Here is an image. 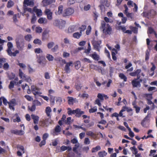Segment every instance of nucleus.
<instances>
[{
	"label": "nucleus",
	"instance_id": "nucleus-1",
	"mask_svg": "<svg viewBox=\"0 0 157 157\" xmlns=\"http://www.w3.org/2000/svg\"><path fill=\"white\" fill-rule=\"evenodd\" d=\"M16 46L18 51H22L25 48V40L22 36H17L15 40Z\"/></svg>",
	"mask_w": 157,
	"mask_h": 157
},
{
	"label": "nucleus",
	"instance_id": "nucleus-2",
	"mask_svg": "<svg viewBox=\"0 0 157 157\" xmlns=\"http://www.w3.org/2000/svg\"><path fill=\"white\" fill-rule=\"evenodd\" d=\"M34 3L32 1H29V0H24L23 2V10L24 11L22 14V15L24 16L25 13L28 11L31 13H33V10L31 8H28V6H33Z\"/></svg>",
	"mask_w": 157,
	"mask_h": 157
},
{
	"label": "nucleus",
	"instance_id": "nucleus-3",
	"mask_svg": "<svg viewBox=\"0 0 157 157\" xmlns=\"http://www.w3.org/2000/svg\"><path fill=\"white\" fill-rule=\"evenodd\" d=\"M100 29H102L103 33L105 35H110L111 33L112 29L111 26L104 21L101 22Z\"/></svg>",
	"mask_w": 157,
	"mask_h": 157
},
{
	"label": "nucleus",
	"instance_id": "nucleus-4",
	"mask_svg": "<svg viewBox=\"0 0 157 157\" xmlns=\"http://www.w3.org/2000/svg\"><path fill=\"white\" fill-rule=\"evenodd\" d=\"M63 64H66L64 68V70L65 71V72L67 74L70 73L71 72L70 67L71 66H73V62L71 61L69 62H67L66 61V63H63Z\"/></svg>",
	"mask_w": 157,
	"mask_h": 157
},
{
	"label": "nucleus",
	"instance_id": "nucleus-5",
	"mask_svg": "<svg viewBox=\"0 0 157 157\" xmlns=\"http://www.w3.org/2000/svg\"><path fill=\"white\" fill-rule=\"evenodd\" d=\"M101 40L94 41L92 42V44L94 48L98 52L99 51L100 49L101 48L100 45L101 44Z\"/></svg>",
	"mask_w": 157,
	"mask_h": 157
},
{
	"label": "nucleus",
	"instance_id": "nucleus-6",
	"mask_svg": "<svg viewBox=\"0 0 157 157\" xmlns=\"http://www.w3.org/2000/svg\"><path fill=\"white\" fill-rule=\"evenodd\" d=\"M74 12V10L71 8H68L64 11L63 15L64 16L70 15L73 14Z\"/></svg>",
	"mask_w": 157,
	"mask_h": 157
},
{
	"label": "nucleus",
	"instance_id": "nucleus-7",
	"mask_svg": "<svg viewBox=\"0 0 157 157\" xmlns=\"http://www.w3.org/2000/svg\"><path fill=\"white\" fill-rule=\"evenodd\" d=\"M138 80V79H137L136 78L133 80L132 81V84L133 87H140L141 86L140 82L142 81V80L140 79V81H137Z\"/></svg>",
	"mask_w": 157,
	"mask_h": 157
},
{
	"label": "nucleus",
	"instance_id": "nucleus-8",
	"mask_svg": "<svg viewBox=\"0 0 157 157\" xmlns=\"http://www.w3.org/2000/svg\"><path fill=\"white\" fill-rule=\"evenodd\" d=\"M141 70L140 69H138L136 70L135 71L130 73L129 75L132 76H137V79H139L140 78L139 74L141 72Z\"/></svg>",
	"mask_w": 157,
	"mask_h": 157
},
{
	"label": "nucleus",
	"instance_id": "nucleus-9",
	"mask_svg": "<svg viewBox=\"0 0 157 157\" xmlns=\"http://www.w3.org/2000/svg\"><path fill=\"white\" fill-rule=\"evenodd\" d=\"M31 89L33 92V94L35 95L42 94V93L40 91V89L36 87H35L33 86H32Z\"/></svg>",
	"mask_w": 157,
	"mask_h": 157
},
{
	"label": "nucleus",
	"instance_id": "nucleus-10",
	"mask_svg": "<svg viewBox=\"0 0 157 157\" xmlns=\"http://www.w3.org/2000/svg\"><path fill=\"white\" fill-rule=\"evenodd\" d=\"M45 14L47 16V18L49 20L52 19V13L49 9H46L44 11Z\"/></svg>",
	"mask_w": 157,
	"mask_h": 157
},
{
	"label": "nucleus",
	"instance_id": "nucleus-11",
	"mask_svg": "<svg viewBox=\"0 0 157 157\" xmlns=\"http://www.w3.org/2000/svg\"><path fill=\"white\" fill-rule=\"evenodd\" d=\"M8 104L9 105V108L13 111L14 110L15 108L14 107L16 104L15 99H12L9 102Z\"/></svg>",
	"mask_w": 157,
	"mask_h": 157
},
{
	"label": "nucleus",
	"instance_id": "nucleus-12",
	"mask_svg": "<svg viewBox=\"0 0 157 157\" xmlns=\"http://www.w3.org/2000/svg\"><path fill=\"white\" fill-rule=\"evenodd\" d=\"M11 49H7L6 50L8 55L10 56L14 57L16 56L17 54L19 53V51L18 50H16L14 52H12L11 51Z\"/></svg>",
	"mask_w": 157,
	"mask_h": 157
},
{
	"label": "nucleus",
	"instance_id": "nucleus-13",
	"mask_svg": "<svg viewBox=\"0 0 157 157\" xmlns=\"http://www.w3.org/2000/svg\"><path fill=\"white\" fill-rule=\"evenodd\" d=\"M11 133H14V134L17 135H23L24 133V131L22 130H11Z\"/></svg>",
	"mask_w": 157,
	"mask_h": 157
},
{
	"label": "nucleus",
	"instance_id": "nucleus-14",
	"mask_svg": "<svg viewBox=\"0 0 157 157\" xmlns=\"http://www.w3.org/2000/svg\"><path fill=\"white\" fill-rule=\"evenodd\" d=\"M90 56L95 60L98 61L100 59L99 56L96 52H94L93 54H90Z\"/></svg>",
	"mask_w": 157,
	"mask_h": 157
},
{
	"label": "nucleus",
	"instance_id": "nucleus-15",
	"mask_svg": "<svg viewBox=\"0 0 157 157\" xmlns=\"http://www.w3.org/2000/svg\"><path fill=\"white\" fill-rule=\"evenodd\" d=\"M31 116L33 120V123L35 124H38L39 120V117L34 114H32Z\"/></svg>",
	"mask_w": 157,
	"mask_h": 157
},
{
	"label": "nucleus",
	"instance_id": "nucleus-16",
	"mask_svg": "<svg viewBox=\"0 0 157 157\" xmlns=\"http://www.w3.org/2000/svg\"><path fill=\"white\" fill-rule=\"evenodd\" d=\"M54 59L56 61L59 62L60 64H63L66 63L65 60L63 59L60 57H57L55 58Z\"/></svg>",
	"mask_w": 157,
	"mask_h": 157
},
{
	"label": "nucleus",
	"instance_id": "nucleus-17",
	"mask_svg": "<svg viewBox=\"0 0 157 157\" xmlns=\"http://www.w3.org/2000/svg\"><path fill=\"white\" fill-rule=\"evenodd\" d=\"M150 117V115L149 114H148L145 117L141 123V124L143 126H145L146 124L145 122L149 120Z\"/></svg>",
	"mask_w": 157,
	"mask_h": 157
},
{
	"label": "nucleus",
	"instance_id": "nucleus-18",
	"mask_svg": "<svg viewBox=\"0 0 157 157\" xmlns=\"http://www.w3.org/2000/svg\"><path fill=\"white\" fill-rule=\"evenodd\" d=\"M38 22L40 24H46L47 22V21L45 18L41 17L38 20Z\"/></svg>",
	"mask_w": 157,
	"mask_h": 157
},
{
	"label": "nucleus",
	"instance_id": "nucleus-19",
	"mask_svg": "<svg viewBox=\"0 0 157 157\" xmlns=\"http://www.w3.org/2000/svg\"><path fill=\"white\" fill-rule=\"evenodd\" d=\"M19 77L21 78L24 79H25V78L26 77V75L24 74V73L22 72L21 70V69L19 70Z\"/></svg>",
	"mask_w": 157,
	"mask_h": 157
},
{
	"label": "nucleus",
	"instance_id": "nucleus-20",
	"mask_svg": "<svg viewBox=\"0 0 157 157\" xmlns=\"http://www.w3.org/2000/svg\"><path fill=\"white\" fill-rule=\"evenodd\" d=\"M131 150L132 151L133 154L136 155L138 153V150L136 147L134 146L132 147H131L130 148Z\"/></svg>",
	"mask_w": 157,
	"mask_h": 157
},
{
	"label": "nucleus",
	"instance_id": "nucleus-21",
	"mask_svg": "<svg viewBox=\"0 0 157 157\" xmlns=\"http://www.w3.org/2000/svg\"><path fill=\"white\" fill-rule=\"evenodd\" d=\"M42 3L43 6H45L51 4V2L50 1H49L48 0H43L42 1Z\"/></svg>",
	"mask_w": 157,
	"mask_h": 157
},
{
	"label": "nucleus",
	"instance_id": "nucleus-22",
	"mask_svg": "<svg viewBox=\"0 0 157 157\" xmlns=\"http://www.w3.org/2000/svg\"><path fill=\"white\" fill-rule=\"evenodd\" d=\"M107 154V153H106L105 151H103L99 152L98 153V155L99 157H104L106 156Z\"/></svg>",
	"mask_w": 157,
	"mask_h": 157
},
{
	"label": "nucleus",
	"instance_id": "nucleus-23",
	"mask_svg": "<svg viewBox=\"0 0 157 157\" xmlns=\"http://www.w3.org/2000/svg\"><path fill=\"white\" fill-rule=\"evenodd\" d=\"M82 34V33L76 32L73 34V36L76 38L78 39L80 38Z\"/></svg>",
	"mask_w": 157,
	"mask_h": 157
},
{
	"label": "nucleus",
	"instance_id": "nucleus-24",
	"mask_svg": "<svg viewBox=\"0 0 157 157\" xmlns=\"http://www.w3.org/2000/svg\"><path fill=\"white\" fill-rule=\"evenodd\" d=\"M86 134L87 135L91 136L92 137H96V135L91 131H87Z\"/></svg>",
	"mask_w": 157,
	"mask_h": 157
},
{
	"label": "nucleus",
	"instance_id": "nucleus-25",
	"mask_svg": "<svg viewBox=\"0 0 157 157\" xmlns=\"http://www.w3.org/2000/svg\"><path fill=\"white\" fill-rule=\"evenodd\" d=\"M46 57L48 60L49 61H52L54 59L53 56L49 54H47L46 55Z\"/></svg>",
	"mask_w": 157,
	"mask_h": 157
},
{
	"label": "nucleus",
	"instance_id": "nucleus-26",
	"mask_svg": "<svg viewBox=\"0 0 157 157\" xmlns=\"http://www.w3.org/2000/svg\"><path fill=\"white\" fill-rule=\"evenodd\" d=\"M52 111L50 107H47L45 109V111L48 116L49 117L50 115V113Z\"/></svg>",
	"mask_w": 157,
	"mask_h": 157
},
{
	"label": "nucleus",
	"instance_id": "nucleus-27",
	"mask_svg": "<svg viewBox=\"0 0 157 157\" xmlns=\"http://www.w3.org/2000/svg\"><path fill=\"white\" fill-rule=\"evenodd\" d=\"M35 10V12L37 16H41L42 15V13L40 9H37Z\"/></svg>",
	"mask_w": 157,
	"mask_h": 157
},
{
	"label": "nucleus",
	"instance_id": "nucleus-28",
	"mask_svg": "<svg viewBox=\"0 0 157 157\" xmlns=\"http://www.w3.org/2000/svg\"><path fill=\"white\" fill-rule=\"evenodd\" d=\"M101 149V148L100 146H97L96 147L92 148L91 152L92 153L95 152L99 150H100Z\"/></svg>",
	"mask_w": 157,
	"mask_h": 157
},
{
	"label": "nucleus",
	"instance_id": "nucleus-29",
	"mask_svg": "<svg viewBox=\"0 0 157 157\" xmlns=\"http://www.w3.org/2000/svg\"><path fill=\"white\" fill-rule=\"evenodd\" d=\"M68 103L69 105H73V102L75 101V99L72 97H68Z\"/></svg>",
	"mask_w": 157,
	"mask_h": 157
},
{
	"label": "nucleus",
	"instance_id": "nucleus-30",
	"mask_svg": "<svg viewBox=\"0 0 157 157\" xmlns=\"http://www.w3.org/2000/svg\"><path fill=\"white\" fill-rule=\"evenodd\" d=\"M81 66V63L79 61H76L75 63V67L76 69H78Z\"/></svg>",
	"mask_w": 157,
	"mask_h": 157
},
{
	"label": "nucleus",
	"instance_id": "nucleus-31",
	"mask_svg": "<svg viewBox=\"0 0 157 157\" xmlns=\"http://www.w3.org/2000/svg\"><path fill=\"white\" fill-rule=\"evenodd\" d=\"M33 104L36 106H40L41 105V103L38 100H35L33 101Z\"/></svg>",
	"mask_w": 157,
	"mask_h": 157
},
{
	"label": "nucleus",
	"instance_id": "nucleus-32",
	"mask_svg": "<svg viewBox=\"0 0 157 157\" xmlns=\"http://www.w3.org/2000/svg\"><path fill=\"white\" fill-rule=\"evenodd\" d=\"M130 29L132 30V32L135 33H138V28L130 26L129 27Z\"/></svg>",
	"mask_w": 157,
	"mask_h": 157
},
{
	"label": "nucleus",
	"instance_id": "nucleus-33",
	"mask_svg": "<svg viewBox=\"0 0 157 157\" xmlns=\"http://www.w3.org/2000/svg\"><path fill=\"white\" fill-rule=\"evenodd\" d=\"M33 43L35 44H38L39 45H41L42 44L41 41L39 39H35Z\"/></svg>",
	"mask_w": 157,
	"mask_h": 157
},
{
	"label": "nucleus",
	"instance_id": "nucleus-34",
	"mask_svg": "<svg viewBox=\"0 0 157 157\" xmlns=\"http://www.w3.org/2000/svg\"><path fill=\"white\" fill-rule=\"evenodd\" d=\"M65 23V21H61V22L59 24L58 27L59 29H63L64 27Z\"/></svg>",
	"mask_w": 157,
	"mask_h": 157
},
{
	"label": "nucleus",
	"instance_id": "nucleus-35",
	"mask_svg": "<svg viewBox=\"0 0 157 157\" xmlns=\"http://www.w3.org/2000/svg\"><path fill=\"white\" fill-rule=\"evenodd\" d=\"M119 77L121 79H123L124 81L126 82L127 81V78L123 74H120L119 75Z\"/></svg>",
	"mask_w": 157,
	"mask_h": 157
},
{
	"label": "nucleus",
	"instance_id": "nucleus-36",
	"mask_svg": "<svg viewBox=\"0 0 157 157\" xmlns=\"http://www.w3.org/2000/svg\"><path fill=\"white\" fill-rule=\"evenodd\" d=\"M10 65L7 63H5L3 66V68L5 70H7L9 69Z\"/></svg>",
	"mask_w": 157,
	"mask_h": 157
},
{
	"label": "nucleus",
	"instance_id": "nucleus-37",
	"mask_svg": "<svg viewBox=\"0 0 157 157\" xmlns=\"http://www.w3.org/2000/svg\"><path fill=\"white\" fill-rule=\"evenodd\" d=\"M78 112L75 115V116L77 117H79L81 116L82 114H84V112L83 111H81L80 109H79V111H78Z\"/></svg>",
	"mask_w": 157,
	"mask_h": 157
},
{
	"label": "nucleus",
	"instance_id": "nucleus-38",
	"mask_svg": "<svg viewBox=\"0 0 157 157\" xmlns=\"http://www.w3.org/2000/svg\"><path fill=\"white\" fill-rule=\"evenodd\" d=\"M24 38L26 40L29 42L30 41L31 38H32V37L31 35L28 34L25 36Z\"/></svg>",
	"mask_w": 157,
	"mask_h": 157
},
{
	"label": "nucleus",
	"instance_id": "nucleus-39",
	"mask_svg": "<svg viewBox=\"0 0 157 157\" xmlns=\"http://www.w3.org/2000/svg\"><path fill=\"white\" fill-rule=\"evenodd\" d=\"M79 143H77L75 145V147L73 148V151L76 153H78V152L77 150V149L79 147Z\"/></svg>",
	"mask_w": 157,
	"mask_h": 157
},
{
	"label": "nucleus",
	"instance_id": "nucleus-40",
	"mask_svg": "<svg viewBox=\"0 0 157 157\" xmlns=\"http://www.w3.org/2000/svg\"><path fill=\"white\" fill-rule=\"evenodd\" d=\"M52 123V121L50 118H48L45 119L44 123L45 124H51Z\"/></svg>",
	"mask_w": 157,
	"mask_h": 157
},
{
	"label": "nucleus",
	"instance_id": "nucleus-41",
	"mask_svg": "<svg viewBox=\"0 0 157 157\" xmlns=\"http://www.w3.org/2000/svg\"><path fill=\"white\" fill-rule=\"evenodd\" d=\"M50 97L51 99V104L52 105H53L55 103V97L51 95H50Z\"/></svg>",
	"mask_w": 157,
	"mask_h": 157
},
{
	"label": "nucleus",
	"instance_id": "nucleus-42",
	"mask_svg": "<svg viewBox=\"0 0 157 157\" xmlns=\"http://www.w3.org/2000/svg\"><path fill=\"white\" fill-rule=\"evenodd\" d=\"M97 107L96 106L94 107L89 110V112L90 113H93L96 112L97 111Z\"/></svg>",
	"mask_w": 157,
	"mask_h": 157
},
{
	"label": "nucleus",
	"instance_id": "nucleus-43",
	"mask_svg": "<svg viewBox=\"0 0 157 157\" xmlns=\"http://www.w3.org/2000/svg\"><path fill=\"white\" fill-rule=\"evenodd\" d=\"M127 17L128 18H130L131 20H132L133 18L134 14L132 13H128L126 14Z\"/></svg>",
	"mask_w": 157,
	"mask_h": 157
},
{
	"label": "nucleus",
	"instance_id": "nucleus-44",
	"mask_svg": "<svg viewBox=\"0 0 157 157\" xmlns=\"http://www.w3.org/2000/svg\"><path fill=\"white\" fill-rule=\"evenodd\" d=\"M63 7L62 5L59 6L58 7V13L59 14H61L63 10Z\"/></svg>",
	"mask_w": 157,
	"mask_h": 157
},
{
	"label": "nucleus",
	"instance_id": "nucleus-45",
	"mask_svg": "<svg viewBox=\"0 0 157 157\" xmlns=\"http://www.w3.org/2000/svg\"><path fill=\"white\" fill-rule=\"evenodd\" d=\"M78 96H79L82 97L83 98H87L89 97L88 94H87L86 93H84L82 95H81L80 94H79Z\"/></svg>",
	"mask_w": 157,
	"mask_h": 157
},
{
	"label": "nucleus",
	"instance_id": "nucleus-46",
	"mask_svg": "<svg viewBox=\"0 0 157 157\" xmlns=\"http://www.w3.org/2000/svg\"><path fill=\"white\" fill-rule=\"evenodd\" d=\"M35 52L37 54H39L43 52V51L40 48H36L34 50Z\"/></svg>",
	"mask_w": 157,
	"mask_h": 157
},
{
	"label": "nucleus",
	"instance_id": "nucleus-47",
	"mask_svg": "<svg viewBox=\"0 0 157 157\" xmlns=\"http://www.w3.org/2000/svg\"><path fill=\"white\" fill-rule=\"evenodd\" d=\"M151 64L152 65V67L151 68L150 71H154L155 70L156 68V67L155 64L152 62L151 63Z\"/></svg>",
	"mask_w": 157,
	"mask_h": 157
},
{
	"label": "nucleus",
	"instance_id": "nucleus-48",
	"mask_svg": "<svg viewBox=\"0 0 157 157\" xmlns=\"http://www.w3.org/2000/svg\"><path fill=\"white\" fill-rule=\"evenodd\" d=\"M75 27L74 26L70 27L68 29V31L69 33H72L74 31Z\"/></svg>",
	"mask_w": 157,
	"mask_h": 157
},
{
	"label": "nucleus",
	"instance_id": "nucleus-49",
	"mask_svg": "<svg viewBox=\"0 0 157 157\" xmlns=\"http://www.w3.org/2000/svg\"><path fill=\"white\" fill-rule=\"evenodd\" d=\"M42 28L40 27H37L36 28V32L38 33H40L42 32Z\"/></svg>",
	"mask_w": 157,
	"mask_h": 157
},
{
	"label": "nucleus",
	"instance_id": "nucleus-50",
	"mask_svg": "<svg viewBox=\"0 0 157 157\" xmlns=\"http://www.w3.org/2000/svg\"><path fill=\"white\" fill-rule=\"evenodd\" d=\"M17 148L18 149H20L23 151V153H25V149L23 146L20 145H18L17 146Z\"/></svg>",
	"mask_w": 157,
	"mask_h": 157
},
{
	"label": "nucleus",
	"instance_id": "nucleus-51",
	"mask_svg": "<svg viewBox=\"0 0 157 157\" xmlns=\"http://www.w3.org/2000/svg\"><path fill=\"white\" fill-rule=\"evenodd\" d=\"M13 2L11 1H8L7 5V7L8 8H10L13 6Z\"/></svg>",
	"mask_w": 157,
	"mask_h": 157
},
{
	"label": "nucleus",
	"instance_id": "nucleus-52",
	"mask_svg": "<svg viewBox=\"0 0 157 157\" xmlns=\"http://www.w3.org/2000/svg\"><path fill=\"white\" fill-rule=\"evenodd\" d=\"M6 61V59L4 58L2 56H0V62L2 63H5Z\"/></svg>",
	"mask_w": 157,
	"mask_h": 157
},
{
	"label": "nucleus",
	"instance_id": "nucleus-53",
	"mask_svg": "<svg viewBox=\"0 0 157 157\" xmlns=\"http://www.w3.org/2000/svg\"><path fill=\"white\" fill-rule=\"evenodd\" d=\"M97 97L99 99H100L101 101H103L104 100L103 94H102L101 93H98V94Z\"/></svg>",
	"mask_w": 157,
	"mask_h": 157
},
{
	"label": "nucleus",
	"instance_id": "nucleus-54",
	"mask_svg": "<svg viewBox=\"0 0 157 157\" xmlns=\"http://www.w3.org/2000/svg\"><path fill=\"white\" fill-rule=\"evenodd\" d=\"M1 100H2L3 103L5 105H7L8 104L9 102L7 101V100L4 97H1Z\"/></svg>",
	"mask_w": 157,
	"mask_h": 157
},
{
	"label": "nucleus",
	"instance_id": "nucleus-55",
	"mask_svg": "<svg viewBox=\"0 0 157 157\" xmlns=\"http://www.w3.org/2000/svg\"><path fill=\"white\" fill-rule=\"evenodd\" d=\"M36 108V106L33 104L32 105L31 107H29V109L31 112L34 111Z\"/></svg>",
	"mask_w": 157,
	"mask_h": 157
},
{
	"label": "nucleus",
	"instance_id": "nucleus-56",
	"mask_svg": "<svg viewBox=\"0 0 157 157\" xmlns=\"http://www.w3.org/2000/svg\"><path fill=\"white\" fill-rule=\"evenodd\" d=\"M54 43L53 42H51L48 43L47 44L48 48L49 49H50L54 45Z\"/></svg>",
	"mask_w": 157,
	"mask_h": 157
},
{
	"label": "nucleus",
	"instance_id": "nucleus-57",
	"mask_svg": "<svg viewBox=\"0 0 157 157\" xmlns=\"http://www.w3.org/2000/svg\"><path fill=\"white\" fill-rule=\"evenodd\" d=\"M61 22V21L58 20H55V21L54 23V24L56 26L58 27L59 24Z\"/></svg>",
	"mask_w": 157,
	"mask_h": 157
},
{
	"label": "nucleus",
	"instance_id": "nucleus-58",
	"mask_svg": "<svg viewBox=\"0 0 157 157\" xmlns=\"http://www.w3.org/2000/svg\"><path fill=\"white\" fill-rule=\"evenodd\" d=\"M91 27L89 25L87 29L86 30V34L87 35H88L89 34L90 32H91Z\"/></svg>",
	"mask_w": 157,
	"mask_h": 157
},
{
	"label": "nucleus",
	"instance_id": "nucleus-59",
	"mask_svg": "<svg viewBox=\"0 0 157 157\" xmlns=\"http://www.w3.org/2000/svg\"><path fill=\"white\" fill-rule=\"evenodd\" d=\"M81 60L84 63L87 62L89 63H90L91 62L90 60L89 59L86 58L82 59Z\"/></svg>",
	"mask_w": 157,
	"mask_h": 157
},
{
	"label": "nucleus",
	"instance_id": "nucleus-60",
	"mask_svg": "<svg viewBox=\"0 0 157 157\" xmlns=\"http://www.w3.org/2000/svg\"><path fill=\"white\" fill-rule=\"evenodd\" d=\"M14 86V82L13 81H11L9 85V87L10 89L13 88Z\"/></svg>",
	"mask_w": 157,
	"mask_h": 157
},
{
	"label": "nucleus",
	"instance_id": "nucleus-61",
	"mask_svg": "<svg viewBox=\"0 0 157 157\" xmlns=\"http://www.w3.org/2000/svg\"><path fill=\"white\" fill-rule=\"evenodd\" d=\"M8 49H12L13 46L12 43L11 42H8L7 44Z\"/></svg>",
	"mask_w": 157,
	"mask_h": 157
},
{
	"label": "nucleus",
	"instance_id": "nucleus-62",
	"mask_svg": "<svg viewBox=\"0 0 157 157\" xmlns=\"http://www.w3.org/2000/svg\"><path fill=\"white\" fill-rule=\"evenodd\" d=\"M114 70V68L112 67H109V75L110 76H111L112 75L113 73Z\"/></svg>",
	"mask_w": 157,
	"mask_h": 157
},
{
	"label": "nucleus",
	"instance_id": "nucleus-63",
	"mask_svg": "<svg viewBox=\"0 0 157 157\" xmlns=\"http://www.w3.org/2000/svg\"><path fill=\"white\" fill-rule=\"evenodd\" d=\"M36 20V17L35 15L33 16L31 20V23L32 24L34 23Z\"/></svg>",
	"mask_w": 157,
	"mask_h": 157
},
{
	"label": "nucleus",
	"instance_id": "nucleus-64",
	"mask_svg": "<svg viewBox=\"0 0 157 157\" xmlns=\"http://www.w3.org/2000/svg\"><path fill=\"white\" fill-rule=\"evenodd\" d=\"M55 131L57 132H59L61 131V128L59 125L57 126L55 128Z\"/></svg>",
	"mask_w": 157,
	"mask_h": 157
}]
</instances>
